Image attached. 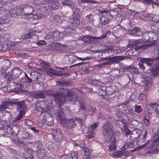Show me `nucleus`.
<instances>
[{
	"label": "nucleus",
	"mask_w": 159,
	"mask_h": 159,
	"mask_svg": "<svg viewBox=\"0 0 159 159\" xmlns=\"http://www.w3.org/2000/svg\"><path fill=\"white\" fill-rule=\"evenodd\" d=\"M152 147L155 148L159 147V138H157L153 140L152 142Z\"/></svg>",
	"instance_id": "58836bf2"
},
{
	"label": "nucleus",
	"mask_w": 159,
	"mask_h": 159,
	"mask_svg": "<svg viewBox=\"0 0 159 159\" xmlns=\"http://www.w3.org/2000/svg\"><path fill=\"white\" fill-rule=\"evenodd\" d=\"M157 104L155 103H151L150 104L147 105L148 110V112L151 113L154 111H156V106Z\"/></svg>",
	"instance_id": "aec40b11"
},
{
	"label": "nucleus",
	"mask_w": 159,
	"mask_h": 159,
	"mask_svg": "<svg viewBox=\"0 0 159 159\" xmlns=\"http://www.w3.org/2000/svg\"><path fill=\"white\" fill-rule=\"evenodd\" d=\"M131 134L132 135L130 137H132V139H137V143L138 144L143 143L146 140V138L143 136L142 134L139 135L135 131H132Z\"/></svg>",
	"instance_id": "6e6552de"
},
{
	"label": "nucleus",
	"mask_w": 159,
	"mask_h": 159,
	"mask_svg": "<svg viewBox=\"0 0 159 159\" xmlns=\"http://www.w3.org/2000/svg\"><path fill=\"white\" fill-rule=\"evenodd\" d=\"M34 145L37 148V150H38L40 148H41L42 146V144L39 141H36Z\"/></svg>",
	"instance_id": "09e8293b"
},
{
	"label": "nucleus",
	"mask_w": 159,
	"mask_h": 159,
	"mask_svg": "<svg viewBox=\"0 0 159 159\" xmlns=\"http://www.w3.org/2000/svg\"><path fill=\"white\" fill-rule=\"evenodd\" d=\"M37 44L39 45H44L46 44V42L45 40H39Z\"/></svg>",
	"instance_id": "0e129e2a"
},
{
	"label": "nucleus",
	"mask_w": 159,
	"mask_h": 159,
	"mask_svg": "<svg viewBox=\"0 0 159 159\" xmlns=\"http://www.w3.org/2000/svg\"><path fill=\"white\" fill-rule=\"evenodd\" d=\"M33 156L32 154H27L25 156V159H33Z\"/></svg>",
	"instance_id": "774afa93"
},
{
	"label": "nucleus",
	"mask_w": 159,
	"mask_h": 159,
	"mask_svg": "<svg viewBox=\"0 0 159 159\" xmlns=\"http://www.w3.org/2000/svg\"><path fill=\"white\" fill-rule=\"evenodd\" d=\"M154 61V58H143L139 63V65L141 69L144 70L146 66H151Z\"/></svg>",
	"instance_id": "423d86ee"
},
{
	"label": "nucleus",
	"mask_w": 159,
	"mask_h": 159,
	"mask_svg": "<svg viewBox=\"0 0 159 159\" xmlns=\"http://www.w3.org/2000/svg\"><path fill=\"white\" fill-rule=\"evenodd\" d=\"M84 154L83 156V159H90V152L88 149H86L84 151Z\"/></svg>",
	"instance_id": "4c0bfd02"
},
{
	"label": "nucleus",
	"mask_w": 159,
	"mask_h": 159,
	"mask_svg": "<svg viewBox=\"0 0 159 159\" xmlns=\"http://www.w3.org/2000/svg\"><path fill=\"white\" fill-rule=\"evenodd\" d=\"M149 152L152 153H159V148H155L153 151H149Z\"/></svg>",
	"instance_id": "338daca9"
},
{
	"label": "nucleus",
	"mask_w": 159,
	"mask_h": 159,
	"mask_svg": "<svg viewBox=\"0 0 159 159\" xmlns=\"http://www.w3.org/2000/svg\"><path fill=\"white\" fill-rule=\"evenodd\" d=\"M42 17L40 13L33 14L32 17L34 19L38 20Z\"/></svg>",
	"instance_id": "864d4df0"
},
{
	"label": "nucleus",
	"mask_w": 159,
	"mask_h": 159,
	"mask_svg": "<svg viewBox=\"0 0 159 159\" xmlns=\"http://www.w3.org/2000/svg\"><path fill=\"white\" fill-rule=\"evenodd\" d=\"M100 102L102 104V105L105 106L108 105L110 103V99L106 97V96L104 97H102Z\"/></svg>",
	"instance_id": "cd10ccee"
},
{
	"label": "nucleus",
	"mask_w": 159,
	"mask_h": 159,
	"mask_svg": "<svg viewBox=\"0 0 159 159\" xmlns=\"http://www.w3.org/2000/svg\"><path fill=\"white\" fill-rule=\"evenodd\" d=\"M127 111V114L130 115L132 116H134L135 113L134 112V111L133 109L130 108H128V109Z\"/></svg>",
	"instance_id": "5fc2aeb1"
},
{
	"label": "nucleus",
	"mask_w": 159,
	"mask_h": 159,
	"mask_svg": "<svg viewBox=\"0 0 159 159\" xmlns=\"http://www.w3.org/2000/svg\"><path fill=\"white\" fill-rule=\"evenodd\" d=\"M56 84L57 85L63 86L65 85H67L68 83L66 81H56Z\"/></svg>",
	"instance_id": "49530a36"
},
{
	"label": "nucleus",
	"mask_w": 159,
	"mask_h": 159,
	"mask_svg": "<svg viewBox=\"0 0 159 159\" xmlns=\"http://www.w3.org/2000/svg\"><path fill=\"white\" fill-rule=\"evenodd\" d=\"M88 138L89 139H91L95 137V133L93 132V131L90 130L89 132Z\"/></svg>",
	"instance_id": "603ef678"
},
{
	"label": "nucleus",
	"mask_w": 159,
	"mask_h": 159,
	"mask_svg": "<svg viewBox=\"0 0 159 159\" xmlns=\"http://www.w3.org/2000/svg\"><path fill=\"white\" fill-rule=\"evenodd\" d=\"M149 119V118L148 116L145 115L144 116L143 118L144 123L146 126L148 127L150 125Z\"/></svg>",
	"instance_id": "e433bc0d"
},
{
	"label": "nucleus",
	"mask_w": 159,
	"mask_h": 159,
	"mask_svg": "<svg viewBox=\"0 0 159 159\" xmlns=\"http://www.w3.org/2000/svg\"><path fill=\"white\" fill-rule=\"evenodd\" d=\"M24 102L20 101L19 102H14V103L16 104L17 106V109L18 111H22L25 112V107L24 105Z\"/></svg>",
	"instance_id": "f3484780"
},
{
	"label": "nucleus",
	"mask_w": 159,
	"mask_h": 159,
	"mask_svg": "<svg viewBox=\"0 0 159 159\" xmlns=\"http://www.w3.org/2000/svg\"><path fill=\"white\" fill-rule=\"evenodd\" d=\"M105 48L102 51V52L104 51L105 52L107 51H111L112 49V48L111 46H106L104 47Z\"/></svg>",
	"instance_id": "13d9d810"
},
{
	"label": "nucleus",
	"mask_w": 159,
	"mask_h": 159,
	"mask_svg": "<svg viewBox=\"0 0 159 159\" xmlns=\"http://www.w3.org/2000/svg\"><path fill=\"white\" fill-rule=\"evenodd\" d=\"M105 91V89L104 90L103 88H100L97 90L96 93L99 96H101V97H104L106 96L105 94L106 95Z\"/></svg>",
	"instance_id": "473e14b6"
},
{
	"label": "nucleus",
	"mask_w": 159,
	"mask_h": 159,
	"mask_svg": "<svg viewBox=\"0 0 159 159\" xmlns=\"http://www.w3.org/2000/svg\"><path fill=\"white\" fill-rule=\"evenodd\" d=\"M147 96V95L146 94L143 93H142L140 94L139 95L138 97V98L139 100H143L145 98H146Z\"/></svg>",
	"instance_id": "8fccbe9b"
},
{
	"label": "nucleus",
	"mask_w": 159,
	"mask_h": 159,
	"mask_svg": "<svg viewBox=\"0 0 159 159\" xmlns=\"http://www.w3.org/2000/svg\"><path fill=\"white\" fill-rule=\"evenodd\" d=\"M89 35L83 36L82 39H83L85 43H89Z\"/></svg>",
	"instance_id": "6e6d98bb"
},
{
	"label": "nucleus",
	"mask_w": 159,
	"mask_h": 159,
	"mask_svg": "<svg viewBox=\"0 0 159 159\" xmlns=\"http://www.w3.org/2000/svg\"><path fill=\"white\" fill-rule=\"evenodd\" d=\"M110 21V19L109 15L106 13L103 15L101 18L100 21V23L103 25H106L109 23Z\"/></svg>",
	"instance_id": "ddd939ff"
},
{
	"label": "nucleus",
	"mask_w": 159,
	"mask_h": 159,
	"mask_svg": "<svg viewBox=\"0 0 159 159\" xmlns=\"http://www.w3.org/2000/svg\"><path fill=\"white\" fill-rule=\"evenodd\" d=\"M141 2L145 5L156 3L155 2H153L152 0H142Z\"/></svg>",
	"instance_id": "ea45409f"
},
{
	"label": "nucleus",
	"mask_w": 159,
	"mask_h": 159,
	"mask_svg": "<svg viewBox=\"0 0 159 159\" xmlns=\"http://www.w3.org/2000/svg\"><path fill=\"white\" fill-rule=\"evenodd\" d=\"M60 19V17L59 16H56L53 19V21L55 23H57Z\"/></svg>",
	"instance_id": "052dcab7"
},
{
	"label": "nucleus",
	"mask_w": 159,
	"mask_h": 159,
	"mask_svg": "<svg viewBox=\"0 0 159 159\" xmlns=\"http://www.w3.org/2000/svg\"><path fill=\"white\" fill-rule=\"evenodd\" d=\"M11 62L9 60H5L3 61V70H7L8 69L11 65Z\"/></svg>",
	"instance_id": "c85d7f7f"
},
{
	"label": "nucleus",
	"mask_w": 159,
	"mask_h": 159,
	"mask_svg": "<svg viewBox=\"0 0 159 159\" xmlns=\"http://www.w3.org/2000/svg\"><path fill=\"white\" fill-rule=\"evenodd\" d=\"M125 57L124 56H116L111 57V59L112 61L114 62H117L120 61L124 60Z\"/></svg>",
	"instance_id": "c756f323"
},
{
	"label": "nucleus",
	"mask_w": 159,
	"mask_h": 159,
	"mask_svg": "<svg viewBox=\"0 0 159 159\" xmlns=\"http://www.w3.org/2000/svg\"><path fill=\"white\" fill-rule=\"evenodd\" d=\"M73 119L75 121H77L80 123H81L82 122V119L79 117H74Z\"/></svg>",
	"instance_id": "69168bd1"
},
{
	"label": "nucleus",
	"mask_w": 159,
	"mask_h": 159,
	"mask_svg": "<svg viewBox=\"0 0 159 159\" xmlns=\"http://www.w3.org/2000/svg\"><path fill=\"white\" fill-rule=\"evenodd\" d=\"M13 14H15L16 16H20L22 12H23V9L20 7H17L14 8L12 11Z\"/></svg>",
	"instance_id": "a878e982"
},
{
	"label": "nucleus",
	"mask_w": 159,
	"mask_h": 159,
	"mask_svg": "<svg viewBox=\"0 0 159 159\" xmlns=\"http://www.w3.org/2000/svg\"><path fill=\"white\" fill-rule=\"evenodd\" d=\"M75 125L76 123L74 120L71 118L68 120L66 126L67 128L71 129L74 128Z\"/></svg>",
	"instance_id": "4be33fe9"
},
{
	"label": "nucleus",
	"mask_w": 159,
	"mask_h": 159,
	"mask_svg": "<svg viewBox=\"0 0 159 159\" xmlns=\"http://www.w3.org/2000/svg\"><path fill=\"white\" fill-rule=\"evenodd\" d=\"M85 20L88 23L93 24L94 22V16L91 13L87 15L85 18Z\"/></svg>",
	"instance_id": "5701e85b"
},
{
	"label": "nucleus",
	"mask_w": 159,
	"mask_h": 159,
	"mask_svg": "<svg viewBox=\"0 0 159 159\" xmlns=\"http://www.w3.org/2000/svg\"><path fill=\"white\" fill-rule=\"evenodd\" d=\"M72 159H78V152L75 151H72L70 153Z\"/></svg>",
	"instance_id": "c03bdc74"
},
{
	"label": "nucleus",
	"mask_w": 159,
	"mask_h": 159,
	"mask_svg": "<svg viewBox=\"0 0 159 159\" xmlns=\"http://www.w3.org/2000/svg\"><path fill=\"white\" fill-rule=\"evenodd\" d=\"M35 97L37 98H44L45 97V96L43 92H39L35 94Z\"/></svg>",
	"instance_id": "de8ad7c7"
},
{
	"label": "nucleus",
	"mask_w": 159,
	"mask_h": 159,
	"mask_svg": "<svg viewBox=\"0 0 159 159\" xmlns=\"http://www.w3.org/2000/svg\"><path fill=\"white\" fill-rule=\"evenodd\" d=\"M113 129L111 124L107 123L104 126L102 130V134L106 136V140L107 142L110 143L108 147L111 151H114L116 149V139L121 135L120 132L118 131L114 132Z\"/></svg>",
	"instance_id": "f257e3e1"
},
{
	"label": "nucleus",
	"mask_w": 159,
	"mask_h": 159,
	"mask_svg": "<svg viewBox=\"0 0 159 159\" xmlns=\"http://www.w3.org/2000/svg\"><path fill=\"white\" fill-rule=\"evenodd\" d=\"M122 128L123 129L122 131L125 132L127 135H128L130 134L131 131L128 128L127 125L125 127H122Z\"/></svg>",
	"instance_id": "3c124183"
},
{
	"label": "nucleus",
	"mask_w": 159,
	"mask_h": 159,
	"mask_svg": "<svg viewBox=\"0 0 159 159\" xmlns=\"http://www.w3.org/2000/svg\"><path fill=\"white\" fill-rule=\"evenodd\" d=\"M129 34L135 36L140 35L142 34V32L139 27H135L129 30Z\"/></svg>",
	"instance_id": "dca6fc26"
},
{
	"label": "nucleus",
	"mask_w": 159,
	"mask_h": 159,
	"mask_svg": "<svg viewBox=\"0 0 159 159\" xmlns=\"http://www.w3.org/2000/svg\"><path fill=\"white\" fill-rule=\"evenodd\" d=\"M117 89V87L116 85H113L107 87L105 90L107 95H111L113 94Z\"/></svg>",
	"instance_id": "9b49d317"
},
{
	"label": "nucleus",
	"mask_w": 159,
	"mask_h": 159,
	"mask_svg": "<svg viewBox=\"0 0 159 159\" xmlns=\"http://www.w3.org/2000/svg\"><path fill=\"white\" fill-rule=\"evenodd\" d=\"M64 33L56 31L53 33V39L55 40H60L64 37Z\"/></svg>",
	"instance_id": "4468645a"
},
{
	"label": "nucleus",
	"mask_w": 159,
	"mask_h": 159,
	"mask_svg": "<svg viewBox=\"0 0 159 159\" xmlns=\"http://www.w3.org/2000/svg\"><path fill=\"white\" fill-rule=\"evenodd\" d=\"M99 12L101 14L106 13L107 15H109V16H111L112 17L115 16V14L117 13V11L115 10L104 9L103 10H100Z\"/></svg>",
	"instance_id": "6ab92c4d"
},
{
	"label": "nucleus",
	"mask_w": 159,
	"mask_h": 159,
	"mask_svg": "<svg viewBox=\"0 0 159 159\" xmlns=\"http://www.w3.org/2000/svg\"><path fill=\"white\" fill-rule=\"evenodd\" d=\"M24 123L29 126H31L33 124V122L29 120H25Z\"/></svg>",
	"instance_id": "4d7b16f0"
},
{
	"label": "nucleus",
	"mask_w": 159,
	"mask_h": 159,
	"mask_svg": "<svg viewBox=\"0 0 159 159\" xmlns=\"http://www.w3.org/2000/svg\"><path fill=\"white\" fill-rule=\"evenodd\" d=\"M74 12L73 14V17H74L80 18V10L78 8H75V10H73Z\"/></svg>",
	"instance_id": "72a5a7b5"
},
{
	"label": "nucleus",
	"mask_w": 159,
	"mask_h": 159,
	"mask_svg": "<svg viewBox=\"0 0 159 159\" xmlns=\"http://www.w3.org/2000/svg\"><path fill=\"white\" fill-rule=\"evenodd\" d=\"M153 35V34L152 33H145L142 35V37L145 38L144 40L148 41V40H150L151 38L152 39H153V38L151 37Z\"/></svg>",
	"instance_id": "2f4dec72"
},
{
	"label": "nucleus",
	"mask_w": 159,
	"mask_h": 159,
	"mask_svg": "<svg viewBox=\"0 0 159 159\" xmlns=\"http://www.w3.org/2000/svg\"><path fill=\"white\" fill-rule=\"evenodd\" d=\"M62 4L64 6L71 7L73 5V2L70 0H65L61 2Z\"/></svg>",
	"instance_id": "c9c22d12"
},
{
	"label": "nucleus",
	"mask_w": 159,
	"mask_h": 159,
	"mask_svg": "<svg viewBox=\"0 0 159 159\" xmlns=\"http://www.w3.org/2000/svg\"><path fill=\"white\" fill-rule=\"evenodd\" d=\"M138 124V121L134 119L130 125H132V127H134L135 126H136Z\"/></svg>",
	"instance_id": "e2e57ef3"
},
{
	"label": "nucleus",
	"mask_w": 159,
	"mask_h": 159,
	"mask_svg": "<svg viewBox=\"0 0 159 159\" xmlns=\"http://www.w3.org/2000/svg\"><path fill=\"white\" fill-rule=\"evenodd\" d=\"M100 123L99 122H97L93 124L90 127L92 131H93V130L97 129Z\"/></svg>",
	"instance_id": "37998d69"
},
{
	"label": "nucleus",
	"mask_w": 159,
	"mask_h": 159,
	"mask_svg": "<svg viewBox=\"0 0 159 159\" xmlns=\"http://www.w3.org/2000/svg\"><path fill=\"white\" fill-rule=\"evenodd\" d=\"M151 73L149 72H144V73L141 72V76L143 78L142 81L146 86H148L150 84V80L151 79L152 74L154 77L159 75V70H150Z\"/></svg>",
	"instance_id": "20e7f679"
},
{
	"label": "nucleus",
	"mask_w": 159,
	"mask_h": 159,
	"mask_svg": "<svg viewBox=\"0 0 159 159\" xmlns=\"http://www.w3.org/2000/svg\"><path fill=\"white\" fill-rule=\"evenodd\" d=\"M6 132L7 134H13L17 135L19 132V128L16 126H14L13 125H8L7 126Z\"/></svg>",
	"instance_id": "1a4fd4ad"
},
{
	"label": "nucleus",
	"mask_w": 159,
	"mask_h": 159,
	"mask_svg": "<svg viewBox=\"0 0 159 159\" xmlns=\"http://www.w3.org/2000/svg\"><path fill=\"white\" fill-rule=\"evenodd\" d=\"M25 112H23L21 111L19 112V114L18 115L16 116L15 119V120H19L21 119L23 115L25 114Z\"/></svg>",
	"instance_id": "a18cd8bd"
},
{
	"label": "nucleus",
	"mask_w": 159,
	"mask_h": 159,
	"mask_svg": "<svg viewBox=\"0 0 159 159\" xmlns=\"http://www.w3.org/2000/svg\"><path fill=\"white\" fill-rule=\"evenodd\" d=\"M23 39H29L28 41L32 43H35L38 40V37L37 35L30 32L25 34L22 36Z\"/></svg>",
	"instance_id": "0eeeda50"
},
{
	"label": "nucleus",
	"mask_w": 159,
	"mask_h": 159,
	"mask_svg": "<svg viewBox=\"0 0 159 159\" xmlns=\"http://www.w3.org/2000/svg\"><path fill=\"white\" fill-rule=\"evenodd\" d=\"M89 42H93L98 39V38L95 37H93L91 35H89Z\"/></svg>",
	"instance_id": "bf43d9fd"
},
{
	"label": "nucleus",
	"mask_w": 159,
	"mask_h": 159,
	"mask_svg": "<svg viewBox=\"0 0 159 159\" xmlns=\"http://www.w3.org/2000/svg\"><path fill=\"white\" fill-rule=\"evenodd\" d=\"M2 72L1 75L2 76L4 77L5 78H7V79H11V78H13L14 74L13 72V70H11L10 71L7 72V70H3Z\"/></svg>",
	"instance_id": "2eb2a0df"
},
{
	"label": "nucleus",
	"mask_w": 159,
	"mask_h": 159,
	"mask_svg": "<svg viewBox=\"0 0 159 159\" xmlns=\"http://www.w3.org/2000/svg\"><path fill=\"white\" fill-rule=\"evenodd\" d=\"M143 19L145 20H153V15L148 13H144L142 15Z\"/></svg>",
	"instance_id": "b1692460"
},
{
	"label": "nucleus",
	"mask_w": 159,
	"mask_h": 159,
	"mask_svg": "<svg viewBox=\"0 0 159 159\" xmlns=\"http://www.w3.org/2000/svg\"><path fill=\"white\" fill-rule=\"evenodd\" d=\"M36 107V111L41 113H44L51 109V103L46 100L38 101Z\"/></svg>",
	"instance_id": "7ed1b4c3"
},
{
	"label": "nucleus",
	"mask_w": 159,
	"mask_h": 159,
	"mask_svg": "<svg viewBox=\"0 0 159 159\" xmlns=\"http://www.w3.org/2000/svg\"><path fill=\"white\" fill-rule=\"evenodd\" d=\"M62 131L59 128L52 129L51 134L53 140L57 143H61L63 140Z\"/></svg>",
	"instance_id": "39448f33"
},
{
	"label": "nucleus",
	"mask_w": 159,
	"mask_h": 159,
	"mask_svg": "<svg viewBox=\"0 0 159 159\" xmlns=\"http://www.w3.org/2000/svg\"><path fill=\"white\" fill-rule=\"evenodd\" d=\"M52 95L55 98L56 102L59 104V107H61L66 102V98H70L71 101L75 102L78 100V97L76 93L71 90L61 88L59 92L56 93H52Z\"/></svg>",
	"instance_id": "f03ea898"
},
{
	"label": "nucleus",
	"mask_w": 159,
	"mask_h": 159,
	"mask_svg": "<svg viewBox=\"0 0 159 159\" xmlns=\"http://www.w3.org/2000/svg\"><path fill=\"white\" fill-rule=\"evenodd\" d=\"M14 104V102H5L2 103V104L1 105L2 106L3 108L5 109L6 108H8L9 106L10 105H13Z\"/></svg>",
	"instance_id": "79ce46f5"
},
{
	"label": "nucleus",
	"mask_w": 159,
	"mask_h": 159,
	"mask_svg": "<svg viewBox=\"0 0 159 159\" xmlns=\"http://www.w3.org/2000/svg\"><path fill=\"white\" fill-rule=\"evenodd\" d=\"M143 111V109L140 105H135L134 111L138 114L140 113Z\"/></svg>",
	"instance_id": "a19ab883"
},
{
	"label": "nucleus",
	"mask_w": 159,
	"mask_h": 159,
	"mask_svg": "<svg viewBox=\"0 0 159 159\" xmlns=\"http://www.w3.org/2000/svg\"><path fill=\"white\" fill-rule=\"evenodd\" d=\"M41 66L45 70H54L48 63L44 61H42L41 63Z\"/></svg>",
	"instance_id": "7c9ffc66"
},
{
	"label": "nucleus",
	"mask_w": 159,
	"mask_h": 159,
	"mask_svg": "<svg viewBox=\"0 0 159 159\" xmlns=\"http://www.w3.org/2000/svg\"><path fill=\"white\" fill-rule=\"evenodd\" d=\"M32 136L31 134L29 133L27 131H24L22 134V137L24 139H28Z\"/></svg>",
	"instance_id": "f704fd0d"
},
{
	"label": "nucleus",
	"mask_w": 159,
	"mask_h": 159,
	"mask_svg": "<svg viewBox=\"0 0 159 159\" xmlns=\"http://www.w3.org/2000/svg\"><path fill=\"white\" fill-rule=\"evenodd\" d=\"M125 152L123 151H117L113 152L112 157L116 158H120L124 156Z\"/></svg>",
	"instance_id": "412c9836"
},
{
	"label": "nucleus",
	"mask_w": 159,
	"mask_h": 159,
	"mask_svg": "<svg viewBox=\"0 0 159 159\" xmlns=\"http://www.w3.org/2000/svg\"><path fill=\"white\" fill-rule=\"evenodd\" d=\"M80 18L74 17L70 18L69 20V23L72 26L77 27L80 23Z\"/></svg>",
	"instance_id": "a211bd4d"
},
{
	"label": "nucleus",
	"mask_w": 159,
	"mask_h": 159,
	"mask_svg": "<svg viewBox=\"0 0 159 159\" xmlns=\"http://www.w3.org/2000/svg\"><path fill=\"white\" fill-rule=\"evenodd\" d=\"M134 140H128L127 142L125 143L124 146H125V147H126L127 148H133L134 147Z\"/></svg>",
	"instance_id": "bb28decb"
},
{
	"label": "nucleus",
	"mask_w": 159,
	"mask_h": 159,
	"mask_svg": "<svg viewBox=\"0 0 159 159\" xmlns=\"http://www.w3.org/2000/svg\"><path fill=\"white\" fill-rule=\"evenodd\" d=\"M23 13L28 16L32 14L34 9L31 6L29 5H26L24 6L23 8Z\"/></svg>",
	"instance_id": "9d476101"
},
{
	"label": "nucleus",
	"mask_w": 159,
	"mask_h": 159,
	"mask_svg": "<svg viewBox=\"0 0 159 159\" xmlns=\"http://www.w3.org/2000/svg\"><path fill=\"white\" fill-rule=\"evenodd\" d=\"M155 43L154 42H151L148 44H143L135 48L134 49L136 51H138L139 50H143L155 45Z\"/></svg>",
	"instance_id": "f8f14e48"
},
{
	"label": "nucleus",
	"mask_w": 159,
	"mask_h": 159,
	"mask_svg": "<svg viewBox=\"0 0 159 159\" xmlns=\"http://www.w3.org/2000/svg\"><path fill=\"white\" fill-rule=\"evenodd\" d=\"M57 116L60 121L61 124L63 125L66 126L68 121L67 119L63 117L61 114L59 113Z\"/></svg>",
	"instance_id": "393cba45"
},
{
	"label": "nucleus",
	"mask_w": 159,
	"mask_h": 159,
	"mask_svg": "<svg viewBox=\"0 0 159 159\" xmlns=\"http://www.w3.org/2000/svg\"><path fill=\"white\" fill-rule=\"evenodd\" d=\"M83 2L87 3H96V2L95 1L93 0H80Z\"/></svg>",
	"instance_id": "680f3d73"
}]
</instances>
